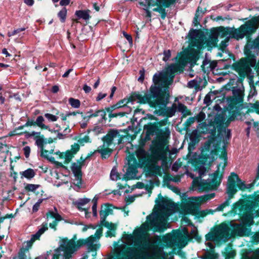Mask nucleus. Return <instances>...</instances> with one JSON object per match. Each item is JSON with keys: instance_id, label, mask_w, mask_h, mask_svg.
I'll return each instance as SVG.
<instances>
[{"instance_id": "24", "label": "nucleus", "mask_w": 259, "mask_h": 259, "mask_svg": "<svg viewBox=\"0 0 259 259\" xmlns=\"http://www.w3.org/2000/svg\"><path fill=\"white\" fill-rule=\"evenodd\" d=\"M190 235L191 236L189 235L187 231H186L185 239H186V242L184 245L187 244V242H191L193 238L195 239V240L198 242H200L201 241V237L199 235L198 231L196 229H192L190 232Z\"/></svg>"}, {"instance_id": "22", "label": "nucleus", "mask_w": 259, "mask_h": 259, "mask_svg": "<svg viewBox=\"0 0 259 259\" xmlns=\"http://www.w3.org/2000/svg\"><path fill=\"white\" fill-rule=\"evenodd\" d=\"M180 235H182V234L179 231L176 235L166 234L164 236L162 239V246L166 248L172 247L174 245L175 238Z\"/></svg>"}, {"instance_id": "53", "label": "nucleus", "mask_w": 259, "mask_h": 259, "mask_svg": "<svg viewBox=\"0 0 259 259\" xmlns=\"http://www.w3.org/2000/svg\"><path fill=\"white\" fill-rule=\"evenodd\" d=\"M200 7H198L196 11V13L195 14V16L193 19V23L194 26H197L199 25V22L198 21V17L199 16V11H200Z\"/></svg>"}, {"instance_id": "58", "label": "nucleus", "mask_w": 259, "mask_h": 259, "mask_svg": "<svg viewBox=\"0 0 259 259\" xmlns=\"http://www.w3.org/2000/svg\"><path fill=\"white\" fill-rule=\"evenodd\" d=\"M43 200V199H39L37 202L34 204L32 207L33 212H36L38 210L40 204L42 202Z\"/></svg>"}, {"instance_id": "51", "label": "nucleus", "mask_w": 259, "mask_h": 259, "mask_svg": "<svg viewBox=\"0 0 259 259\" xmlns=\"http://www.w3.org/2000/svg\"><path fill=\"white\" fill-rule=\"evenodd\" d=\"M225 254H224L225 256V259H230L232 258L235 255V253L234 251L231 250V248H229L228 247L226 248Z\"/></svg>"}, {"instance_id": "7", "label": "nucleus", "mask_w": 259, "mask_h": 259, "mask_svg": "<svg viewBox=\"0 0 259 259\" xmlns=\"http://www.w3.org/2000/svg\"><path fill=\"white\" fill-rule=\"evenodd\" d=\"M232 93L233 96L227 98L229 108L228 120L230 121L234 120L237 116L240 115V110L242 109L243 101V97L240 89L234 88Z\"/></svg>"}, {"instance_id": "19", "label": "nucleus", "mask_w": 259, "mask_h": 259, "mask_svg": "<svg viewBox=\"0 0 259 259\" xmlns=\"http://www.w3.org/2000/svg\"><path fill=\"white\" fill-rule=\"evenodd\" d=\"M244 25L247 30V36H249L256 32L259 26V16H253L251 19L246 21Z\"/></svg>"}, {"instance_id": "35", "label": "nucleus", "mask_w": 259, "mask_h": 259, "mask_svg": "<svg viewBox=\"0 0 259 259\" xmlns=\"http://www.w3.org/2000/svg\"><path fill=\"white\" fill-rule=\"evenodd\" d=\"M218 257V254L215 253L214 248L212 245L210 249L206 252L203 259H217Z\"/></svg>"}, {"instance_id": "3", "label": "nucleus", "mask_w": 259, "mask_h": 259, "mask_svg": "<svg viewBox=\"0 0 259 259\" xmlns=\"http://www.w3.org/2000/svg\"><path fill=\"white\" fill-rule=\"evenodd\" d=\"M255 192L253 195H243V198H240L232 205L231 213L238 214L240 220L246 224L252 225L254 217H259V195Z\"/></svg>"}, {"instance_id": "13", "label": "nucleus", "mask_w": 259, "mask_h": 259, "mask_svg": "<svg viewBox=\"0 0 259 259\" xmlns=\"http://www.w3.org/2000/svg\"><path fill=\"white\" fill-rule=\"evenodd\" d=\"M217 30H219L220 36L222 38L229 34L231 38L239 40L247 36V30L244 24L237 29L219 26L217 27Z\"/></svg>"}, {"instance_id": "44", "label": "nucleus", "mask_w": 259, "mask_h": 259, "mask_svg": "<svg viewBox=\"0 0 259 259\" xmlns=\"http://www.w3.org/2000/svg\"><path fill=\"white\" fill-rule=\"evenodd\" d=\"M220 36L219 30H217V27H213L210 30L209 37L214 39L218 42L219 41L218 37Z\"/></svg>"}, {"instance_id": "37", "label": "nucleus", "mask_w": 259, "mask_h": 259, "mask_svg": "<svg viewBox=\"0 0 259 259\" xmlns=\"http://www.w3.org/2000/svg\"><path fill=\"white\" fill-rule=\"evenodd\" d=\"M20 174L21 175V178L24 177L29 180L32 179L35 175L34 170L31 168L20 172Z\"/></svg>"}, {"instance_id": "8", "label": "nucleus", "mask_w": 259, "mask_h": 259, "mask_svg": "<svg viewBox=\"0 0 259 259\" xmlns=\"http://www.w3.org/2000/svg\"><path fill=\"white\" fill-rule=\"evenodd\" d=\"M202 128L205 130L207 133L210 134L208 137V140L205 143V149H209V147L216 140L217 138L223 139V135L222 133L223 126L222 125V120L219 117H215L214 120H210L208 124L205 122L202 123Z\"/></svg>"}, {"instance_id": "45", "label": "nucleus", "mask_w": 259, "mask_h": 259, "mask_svg": "<svg viewBox=\"0 0 259 259\" xmlns=\"http://www.w3.org/2000/svg\"><path fill=\"white\" fill-rule=\"evenodd\" d=\"M112 208H117V207H113V205L109 203H105L104 204V209L103 208V210L105 212L106 215H108L109 214H113V211Z\"/></svg>"}, {"instance_id": "33", "label": "nucleus", "mask_w": 259, "mask_h": 259, "mask_svg": "<svg viewBox=\"0 0 259 259\" xmlns=\"http://www.w3.org/2000/svg\"><path fill=\"white\" fill-rule=\"evenodd\" d=\"M150 225L154 232H161L165 229V223L163 222H153L150 223Z\"/></svg>"}, {"instance_id": "54", "label": "nucleus", "mask_w": 259, "mask_h": 259, "mask_svg": "<svg viewBox=\"0 0 259 259\" xmlns=\"http://www.w3.org/2000/svg\"><path fill=\"white\" fill-rule=\"evenodd\" d=\"M40 156L41 157H43V158L47 159L48 160H49V161H50L51 162H52V163H54V164L56 161L55 160V158L54 157L49 156L48 155V153H46L45 152H41Z\"/></svg>"}, {"instance_id": "17", "label": "nucleus", "mask_w": 259, "mask_h": 259, "mask_svg": "<svg viewBox=\"0 0 259 259\" xmlns=\"http://www.w3.org/2000/svg\"><path fill=\"white\" fill-rule=\"evenodd\" d=\"M116 137L118 138L117 144L119 145L123 143V139L125 138V136L121 135L117 130L110 129L107 134L102 138V141L104 145L106 144L107 147H109L113 144V141Z\"/></svg>"}, {"instance_id": "57", "label": "nucleus", "mask_w": 259, "mask_h": 259, "mask_svg": "<svg viewBox=\"0 0 259 259\" xmlns=\"http://www.w3.org/2000/svg\"><path fill=\"white\" fill-rule=\"evenodd\" d=\"M103 206H102L101 209L99 211L100 215L101 217V225L104 224L105 222H106V218L108 216L106 215V214L105 213V212L103 210Z\"/></svg>"}, {"instance_id": "4", "label": "nucleus", "mask_w": 259, "mask_h": 259, "mask_svg": "<svg viewBox=\"0 0 259 259\" xmlns=\"http://www.w3.org/2000/svg\"><path fill=\"white\" fill-rule=\"evenodd\" d=\"M226 144H227V142L224 139H222L221 137L217 138L215 141L211 144L210 150L207 152L210 156H213L215 157L214 156L218 155L219 152H221L219 157L224 161L222 172L220 174L221 166V163H220L217 166V170L212 174L213 178L211 180V183L215 187H218L220 185L224 169L227 165L228 156Z\"/></svg>"}, {"instance_id": "2", "label": "nucleus", "mask_w": 259, "mask_h": 259, "mask_svg": "<svg viewBox=\"0 0 259 259\" xmlns=\"http://www.w3.org/2000/svg\"><path fill=\"white\" fill-rule=\"evenodd\" d=\"M170 94L166 90H161L159 88H153L146 93V104L155 109L154 113L158 116H163L168 123V118L175 115L178 106L174 103L171 107H167L169 102Z\"/></svg>"}, {"instance_id": "61", "label": "nucleus", "mask_w": 259, "mask_h": 259, "mask_svg": "<svg viewBox=\"0 0 259 259\" xmlns=\"http://www.w3.org/2000/svg\"><path fill=\"white\" fill-rule=\"evenodd\" d=\"M45 117L47 118L49 120L51 121H56L57 120L58 117L55 115L51 114L50 113H46L44 115Z\"/></svg>"}, {"instance_id": "46", "label": "nucleus", "mask_w": 259, "mask_h": 259, "mask_svg": "<svg viewBox=\"0 0 259 259\" xmlns=\"http://www.w3.org/2000/svg\"><path fill=\"white\" fill-rule=\"evenodd\" d=\"M195 120V117H190L183 124L184 130L187 131L188 128L193 124Z\"/></svg>"}, {"instance_id": "21", "label": "nucleus", "mask_w": 259, "mask_h": 259, "mask_svg": "<svg viewBox=\"0 0 259 259\" xmlns=\"http://www.w3.org/2000/svg\"><path fill=\"white\" fill-rule=\"evenodd\" d=\"M157 205L163 209H168L173 208L175 205V202L168 197H163L160 193L158 195V199L155 201Z\"/></svg>"}, {"instance_id": "29", "label": "nucleus", "mask_w": 259, "mask_h": 259, "mask_svg": "<svg viewBox=\"0 0 259 259\" xmlns=\"http://www.w3.org/2000/svg\"><path fill=\"white\" fill-rule=\"evenodd\" d=\"M101 147L98 148L96 150L97 152L101 154V158L102 159H107L108 158L112 153V149L109 148L108 147H105V145L103 144L102 147Z\"/></svg>"}, {"instance_id": "16", "label": "nucleus", "mask_w": 259, "mask_h": 259, "mask_svg": "<svg viewBox=\"0 0 259 259\" xmlns=\"http://www.w3.org/2000/svg\"><path fill=\"white\" fill-rule=\"evenodd\" d=\"M242 224H235L234 225H230L231 232L230 233L234 234L237 236L243 237L249 236L251 234V230L249 226L251 225L246 224L242 222L241 220Z\"/></svg>"}, {"instance_id": "36", "label": "nucleus", "mask_w": 259, "mask_h": 259, "mask_svg": "<svg viewBox=\"0 0 259 259\" xmlns=\"http://www.w3.org/2000/svg\"><path fill=\"white\" fill-rule=\"evenodd\" d=\"M90 201V199L89 198H83V199H80L76 202V207L78 208V210L81 211H84L85 212V213L87 214L88 211V209H85L84 208H82L81 206H83L85 204H87Z\"/></svg>"}, {"instance_id": "31", "label": "nucleus", "mask_w": 259, "mask_h": 259, "mask_svg": "<svg viewBox=\"0 0 259 259\" xmlns=\"http://www.w3.org/2000/svg\"><path fill=\"white\" fill-rule=\"evenodd\" d=\"M178 111L182 114V119L185 118L187 116L192 114L191 111L188 109L187 107L181 103H178Z\"/></svg>"}, {"instance_id": "6", "label": "nucleus", "mask_w": 259, "mask_h": 259, "mask_svg": "<svg viewBox=\"0 0 259 259\" xmlns=\"http://www.w3.org/2000/svg\"><path fill=\"white\" fill-rule=\"evenodd\" d=\"M189 40L191 47L203 50L207 49L211 51L213 48L218 47V41L208 36L207 37L201 29H191L189 33Z\"/></svg>"}, {"instance_id": "12", "label": "nucleus", "mask_w": 259, "mask_h": 259, "mask_svg": "<svg viewBox=\"0 0 259 259\" xmlns=\"http://www.w3.org/2000/svg\"><path fill=\"white\" fill-rule=\"evenodd\" d=\"M237 188L243 191L247 189V185L244 181H242L239 178L237 174L232 172L228 177L226 193L230 194V191H232V196L234 197L235 194L238 191Z\"/></svg>"}, {"instance_id": "41", "label": "nucleus", "mask_w": 259, "mask_h": 259, "mask_svg": "<svg viewBox=\"0 0 259 259\" xmlns=\"http://www.w3.org/2000/svg\"><path fill=\"white\" fill-rule=\"evenodd\" d=\"M149 175L150 176L158 175L161 177L162 175L161 167L158 165L153 166L152 169L149 171Z\"/></svg>"}, {"instance_id": "55", "label": "nucleus", "mask_w": 259, "mask_h": 259, "mask_svg": "<svg viewBox=\"0 0 259 259\" xmlns=\"http://www.w3.org/2000/svg\"><path fill=\"white\" fill-rule=\"evenodd\" d=\"M146 119H149L151 120H155V121L159 120L158 118L155 117L154 115L150 114H147L145 117H143L141 119L139 124H140L143 120Z\"/></svg>"}, {"instance_id": "42", "label": "nucleus", "mask_w": 259, "mask_h": 259, "mask_svg": "<svg viewBox=\"0 0 259 259\" xmlns=\"http://www.w3.org/2000/svg\"><path fill=\"white\" fill-rule=\"evenodd\" d=\"M64 154V158H65V161H64V164H68L71 161L75 154L70 150L66 151Z\"/></svg>"}, {"instance_id": "50", "label": "nucleus", "mask_w": 259, "mask_h": 259, "mask_svg": "<svg viewBox=\"0 0 259 259\" xmlns=\"http://www.w3.org/2000/svg\"><path fill=\"white\" fill-rule=\"evenodd\" d=\"M40 187L39 185L28 184L25 187V189L27 192H35V191Z\"/></svg>"}, {"instance_id": "25", "label": "nucleus", "mask_w": 259, "mask_h": 259, "mask_svg": "<svg viewBox=\"0 0 259 259\" xmlns=\"http://www.w3.org/2000/svg\"><path fill=\"white\" fill-rule=\"evenodd\" d=\"M101 226H103L109 229V230L106 232V237H112L115 236V231L117 229V225L115 224L112 222L109 223L108 222H106L102 224Z\"/></svg>"}, {"instance_id": "32", "label": "nucleus", "mask_w": 259, "mask_h": 259, "mask_svg": "<svg viewBox=\"0 0 259 259\" xmlns=\"http://www.w3.org/2000/svg\"><path fill=\"white\" fill-rule=\"evenodd\" d=\"M246 65H247L246 59H241L239 62H237L233 63L231 66V67L232 69L239 72L242 71V68Z\"/></svg>"}, {"instance_id": "14", "label": "nucleus", "mask_w": 259, "mask_h": 259, "mask_svg": "<svg viewBox=\"0 0 259 259\" xmlns=\"http://www.w3.org/2000/svg\"><path fill=\"white\" fill-rule=\"evenodd\" d=\"M176 0H146L148 6H157L153 9L154 12L160 14L162 19H165L167 13L165 8H169L175 4Z\"/></svg>"}, {"instance_id": "26", "label": "nucleus", "mask_w": 259, "mask_h": 259, "mask_svg": "<svg viewBox=\"0 0 259 259\" xmlns=\"http://www.w3.org/2000/svg\"><path fill=\"white\" fill-rule=\"evenodd\" d=\"M91 11L90 10H77L75 12V16L78 19H82L84 20L87 24L89 23V20L91 18L90 15Z\"/></svg>"}, {"instance_id": "38", "label": "nucleus", "mask_w": 259, "mask_h": 259, "mask_svg": "<svg viewBox=\"0 0 259 259\" xmlns=\"http://www.w3.org/2000/svg\"><path fill=\"white\" fill-rule=\"evenodd\" d=\"M228 195V198L226 200V201L220 204L217 208V210L218 211H223L224 208L230 205L231 203V200L234 198L232 196V192L230 191V193H227Z\"/></svg>"}, {"instance_id": "11", "label": "nucleus", "mask_w": 259, "mask_h": 259, "mask_svg": "<svg viewBox=\"0 0 259 259\" xmlns=\"http://www.w3.org/2000/svg\"><path fill=\"white\" fill-rule=\"evenodd\" d=\"M210 147H209L208 151L205 149V145H204L201 150V154L198 158L193 159L192 164L196 170H198L199 175L201 176L206 171V168L204 166L206 162L209 160L207 165L209 166L211 165L212 163L216 159L214 156H210L207 152L209 151Z\"/></svg>"}, {"instance_id": "15", "label": "nucleus", "mask_w": 259, "mask_h": 259, "mask_svg": "<svg viewBox=\"0 0 259 259\" xmlns=\"http://www.w3.org/2000/svg\"><path fill=\"white\" fill-rule=\"evenodd\" d=\"M137 246L135 249H131L132 253H134L136 259H144L148 255V250L151 248L152 244L148 241L144 240L140 243L135 244Z\"/></svg>"}, {"instance_id": "9", "label": "nucleus", "mask_w": 259, "mask_h": 259, "mask_svg": "<svg viewBox=\"0 0 259 259\" xmlns=\"http://www.w3.org/2000/svg\"><path fill=\"white\" fill-rule=\"evenodd\" d=\"M231 227L229 224L223 223L205 235L206 241L217 242H226L230 238Z\"/></svg>"}, {"instance_id": "63", "label": "nucleus", "mask_w": 259, "mask_h": 259, "mask_svg": "<svg viewBox=\"0 0 259 259\" xmlns=\"http://www.w3.org/2000/svg\"><path fill=\"white\" fill-rule=\"evenodd\" d=\"M106 110L105 109H100L98 110V116L100 115L102 116V119L105 121H106L107 118L106 117Z\"/></svg>"}, {"instance_id": "30", "label": "nucleus", "mask_w": 259, "mask_h": 259, "mask_svg": "<svg viewBox=\"0 0 259 259\" xmlns=\"http://www.w3.org/2000/svg\"><path fill=\"white\" fill-rule=\"evenodd\" d=\"M252 48L251 46H246L244 48V54L246 57L244 59H246L247 65L250 64L251 61H255V56L254 54L252 53L251 51V49Z\"/></svg>"}, {"instance_id": "40", "label": "nucleus", "mask_w": 259, "mask_h": 259, "mask_svg": "<svg viewBox=\"0 0 259 259\" xmlns=\"http://www.w3.org/2000/svg\"><path fill=\"white\" fill-rule=\"evenodd\" d=\"M33 242H34V241L31 239H30V240L27 241V245H26V247L25 248H22L20 249V251L18 252V255L20 256V253H21V252L23 253L24 259H27V256H26L25 253L26 251H27L28 250V249L30 248H31Z\"/></svg>"}, {"instance_id": "39", "label": "nucleus", "mask_w": 259, "mask_h": 259, "mask_svg": "<svg viewBox=\"0 0 259 259\" xmlns=\"http://www.w3.org/2000/svg\"><path fill=\"white\" fill-rule=\"evenodd\" d=\"M67 13V10L65 7L62 8V9L58 13L57 16L61 23H64L66 21Z\"/></svg>"}, {"instance_id": "23", "label": "nucleus", "mask_w": 259, "mask_h": 259, "mask_svg": "<svg viewBox=\"0 0 259 259\" xmlns=\"http://www.w3.org/2000/svg\"><path fill=\"white\" fill-rule=\"evenodd\" d=\"M30 123H28L27 125H30L31 126H37L42 130H48L50 132H53V131L50 128L49 125H45L44 124L45 119L42 116H39L37 117L35 121L33 119H30L29 118Z\"/></svg>"}, {"instance_id": "59", "label": "nucleus", "mask_w": 259, "mask_h": 259, "mask_svg": "<svg viewBox=\"0 0 259 259\" xmlns=\"http://www.w3.org/2000/svg\"><path fill=\"white\" fill-rule=\"evenodd\" d=\"M79 150L80 145H79V144H78V143H75L71 146V149L70 150L72 151V152L74 154H76L77 153V152L79 151Z\"/></svg>"}, {"instance_id": "34", "label": "nucleus", "mask_w": 259, "mask_h": 259, "mask_svg": "<svg viewBox=\"0 0 259 259\" xmlns=\"http://www.w3.org/2000/svg\"><path fill=\"white\" fill-rule=\"evenodd\" d=\"M70 168L74 174V177L82 175L81 171L82 167L76 162H72Z\"/></svg>"}, {"instance_id": "1", "label": "nucleus", "mask_w": 259, "mask_h": 259, "mask_svg": "<svg viewBox=\"0 0 259 259\" xmlns=\"http://www.w3.org/2000/svg\"><path fill=\"white\" fill-rule=\"evenodd\" d=\"M166 124V119H163L153 122H149L143 126L144 130L146 131L145 141L150 140L151 136H156L155 140L152 141V154L163 160H166L164 146L170 134L168 126L163 129L161 128Z\"/></svg>"}, {"instance_id": "27", "label": "nucleus", "mask_w": 259, "mask_h": 259, "mask_svg": "<svg viewBox=\"0 0 259 259\" xmlns=\"http://www.w3.org/2000/svg\"><path fill=\"white\" fill-rule=\"evenodd\" d=\"M60 250L64 252V259H71L72 254L74 252L61 242L59 247L55 249V251L59 252Z\"/></svg>"}, {"instance_id": "60", "label": "nucleus", "mask_w": 259, "mask_h": 259, "mask_svg": "<svg viewBox=\"0 0 259 259\" xmlns=\"http://www.w3.org/2000/svg\"><path fill=\"white\" fill-rule=\"evenodd\" d=\"M163 55L164 57L163 58V60L164 62L167 61L171 57V51L169 50H165L163 52Z\"/></svg>"}, {"instance_id": "49", "label": "nucleus", "mask_w": 259, "mask_h": 259, "mask_svg": "<svg viewBox=\"0 0 259 259\" xmlns=\"http://www.w3.org/2000/svg\"><path fill=\"white\" fill-rule=\"evenodd\" d=\"M68 101L69 104L72 107L78 108L80 106V102L78 99L70 98Z\"/></svg>"}, {"instance_id": "62", "label": "nucleus", "mask_w": 259, "mask_h": 259, "mask_svg": "<svg viewBox=\"0 0 259 259\" xmlns=\"http://www.w3.org/2000/svg\"><path fill=\"white\" fill-rule=\"evenodd\" d=\"M139 74H140V76L138 78V80L140 82L143 83L144 80L145 74V70L144 68H143L142 69L140 70Z\"/></svg>"}, {"instance_id": "28", "label": "nucleus", "mask_w": 259, "mask_h": 259, "mask_svg": "<svg viewBox=\"0 0 259 259\" xmlns=\"http://www.w3.org/2000/svg\"><path fill=\"white\" fill-rule=\"evenodd\" d=\"M34 139H35L36 144L41 149V152H45L46 153H48V150L44 149V145L47 143V139L45 138L43 135H36Z\"/></svg>"}, {"instance_id": "20", "label": "nucleus", "mask_w": 259, "mask_h": 259, "mask_svg": "<svg viewBox=\"0 0 259 259\" xmlns=\"http://www.w3.org/2000/svg\"><path fill=\"white\" fill-rule=\"evenodd\" d=\"M195 47L190 48L185 53L186 59L192 64H196L200 57L202 49L194 48Z\"/></svg>"}, {"instance_id": "52", "label": "nucleus", "mask_w": 259, "mask_h": 259, "mask_svg": "<svg viewBox=\"0 0 259 259\" xmlns=\"http://www.w3.org/2000/svg\"><path fill=\"white\" fill-rule=\"evenodd\" d=\"M188 87L190 88H195V89L196 90L199 89L200 88L199 83L197 80L194 79L188 82Z\"/></svg>"}, {"instance_id": "10", "label": "nucleus", "mask_w": 259, "mask_h": 259, "mask_svg": "<svg viewBox=\"0 0 259 259\" xmlns=\"http://www.w3.org/2000/svg\"><path fill=\"white\" fill-rule=\"evenodd\" d=\"M146 93L142 95L139 92H132L128 97L119 100L116 104L105 108L106 111H113L120 108L127 106V104L130 102L137 101L140 104H146Z\"/></svg>"}, {"instance_id": "64", "label": "nucleus", "mask_w": 259, "mask_h": 259, "mask_svg": "<svg viewBox=\"0 0 259 259\" xmlns=\"http://www.w3.org/2000/svg\"><path fill=\"white\" fill-rule=\"evenodd\" d=\"M251 242L253 244H257L259 242V234H255L251 237Z\"/></svg>"}, {"instance_id": "18", "label": "nucleus", "mask_w": 259, "mask_h": 259, "mask_svg": "<svg viewBox=\"0 0 259 259\" xmlns=\"http://www.w3.org/2000/svg\"><path fill=\"white\" fill-rule=\"evenodd\" d=\"M61 242L70 249L73 250L74 252L76 251L80 247L87 244L86 240L84 239H79L76 243L74 240H69L67 237L63 238L61 240Z\"/></svg>"}, {"instance_id": "48", "label": "nucleus", "mask_w": 259, "mask_h": 259, "mask_svg": "<svg viewBox=\"0 0 259 259\" xmlns=\"http://www.w3.org/2000/svg\"><path fill=\"white\" fill-rule=\"evenodd\" d=\"M91 142L92 140L88 135H85L82 138H79L77 140L78 144H79L81 146H83L84 145V143H91Z\"/></svg>"}, {"instance_id": "5", "label": "nucleus", "mask_w": 259, "mask_h": 259, "mask_svg": "<svg viewBox=\"0 0 259 259\" xmlns=\"http://www.w3.org/2000/svg\"><path fill=\"white\" fill-rule=\"evenodd\" d=\"M184 65L180 63H172L168 66L166 68L165 72H160L154 74L152 78L153 84L150 86L149 90L153 88H159L161 90L166 89L168 90V85L170 83L167 82V80L169 78V81L172 82L175 75L178 73L183 72Z\"/></svg>"}, {"instance_id": "43", "label": "nucleus", "mask_w": 259, "mask_h": 259, "mask_svg": "<svg viewBox=\"0 0 259 259\" xmlns=\"http://www.w3.org/2000/svg\"><path fill=\"white\" fill-rule=\"evenodd\" d=\"M170 181H172L174 182H178L180 181V177L179 176H176L173 178H171V176L170 174H167L163 178V183L165 185L167 183H169Z\"/></svg>"}, {"instance_id": "47", "label": "nucleus", "mask_w": 259, "mask_h": 259, "mask_svg": "<svg viewBox=\"0 0 259 259\" xmlns=\"http://www.w3.org/2000/svg\"><path fill=\"white\" fill-rule=\"evenodd\" d=\"M138 172L137 167L133 164H130L126 170V174L128 176L134 175L135 176Z\"/></svg>"}, {"instance_id": "56", "label": "nucleus", "mask_w": 259, "mask_h": 259, "mask_svg": "<svg viewBox=\"0 0 259 259\" xmlns=\"http://www.w3.org/2000/svg\"><path fill=\"white\" fill-rule=\"evenodd\" d=\"M26 28L25 27H22V28H19L16 29L14 30L12 32H9L8 33V36L9 37H11L12 36L15 35L19 32L25 30Z\"/></svg>"}]
</instances>
